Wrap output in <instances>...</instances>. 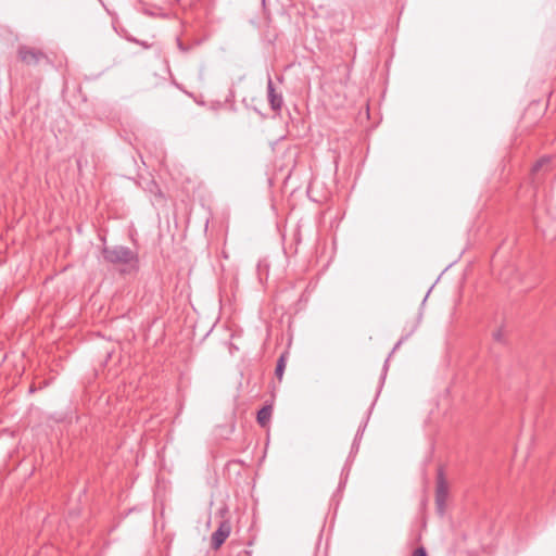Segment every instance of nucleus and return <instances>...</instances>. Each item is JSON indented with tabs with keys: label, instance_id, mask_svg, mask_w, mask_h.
Instances as JSON below:
<instances>
[{
	"label": "nucleus",
	"instance_id": "nucleus-11",
	"mask_svg": "<svg viewBox=\"0 0 556 556\" xmlns=\"http://www.w3.org/2000/svg\"><path fill=\"white\" fill-rule=\"evenodd\" d=\"M412 556H427V552H426L425 547L421 546V547L416 548L413 552Z\"/></svg>",
	"mask_w": 556,
	"mask_h": 556
},
{
	"label": "nucleus",
	"instance_id": "nucleus-10",
	"mask_svg": "<svg viewBox=\"0 0 556 556\" xmlns=\"http://www.w3.org/2000/svg\"><path fill=\"white\" fill-rule=\"evenodd\" d=\"M548 159H541L540 161H538L533 167H532V172L533 173H538L541 168H543L545 165L548 164Z\"/></svg>",
	"mask_w": 556,
	"mask_h": 556
},
{
	"label": "nucleus",
	"instance_id": "nucleus-6",
	"mask_svg": "<svg viewBox=\"0 0 556 556\" xmlns=\"http://www.w3.org/2000/svg\"><path fill=\"white\" fill-rule=\"evenodd\" d=\"M288 356H289V352L286 351V352H283L280 355V357L277 361V365H276V369H275V375H276V377L278 378L279 381H281V379L283 377V372H285V369H286Z\"/></svg>",
	"mask_w": 556,
	"mask_h": 556
},
{
	"label": "nucleus",
	"instance_id": "nucleus-5",
	"mask_svg": "<svg viewBox=\"0 0 556 556\" xmlns=\"http://www.w3.org/2000/svg\"><path fill=\"white\" fill-rule=\"evenodd\" d=\"M267 99L273 111L279 112L283 105V98L280 92H277L273 79L268 77L267 80Z\"/></svg>",
	"mask_w": 556,
	"mask_h": 556
},
{
	"label": "nucleus",
	"instance_id": "nucleus-3",
	"mask_svg": "<svg viewBox=\"0 0 556 556\" xmlns=\"http://www.w3.org/2000/svg\"><path fill=\"white\" fill-rule=\"evenodd\" d=\"M448 496V485L442 469L438 470L435 486V505L438 511L442 515L445 510V504Z\"/></svg>",
	"mask_w": 556,
	"mask_h": 556
},
{
	"label": "nucleus",
	"instance_id": "nucleus-7",
	"mask_svg": "<svg viewBox=\"0 0 556 556\" xmlns=\"http://www.w3.org/2000/svg\"><path fill=\"white\" fill-rule=\"evenodd\" d=\"M271 417V407L270 406H264L257 412V422L262 427H266L270 420Z\"/></svg>",
	"mask_w": 556,
	"mask_h": 556
},
{
	"label": "nucleus",
	"instance_id": "nucleus-8",
	"mask_svg": "<svg viewBox=\"0 0 556 556\" xmlns=\"http://www.w3.org/2000/svg\"><path fill=\"white\" fill-rule=\"evenodd\" d=\"M492 338L494 341H496L498 343H502V344L506 343L507 331H506L504 323L492 332Z\"/></svg>",
	"mask_w": 556,
	"mask_h": 556
},
{
	"label": "nucleus",
	"instance_id": "nucleus-9",
	"mask_svg": "<svg viewBox=\"0 0 556 556\" xmlns=\"http://www.w3.org/2000/svg\"><path fill=\"white\" fill-rule=\"evenodd\" d=\"M257 274L260 277L269 275V265L266 261H261L257 265Z\"/></svg>",
	"mask_w": 556,
	"mask_h": 556
},
{
	"label": "nucleus",
	"instance_id": "nucleus-2",
	"mask_svg": "<svg viewBox=\"0 0 556 556\" xmlns=\"http://www.w3.org/2000/svg\"><path fill=\"white\" fill-rule=\"evenodd\" d=\"M17 53L20 60L28 66L38 65L42 62L50 63L46 53L34 47L21 46Z\"/></svg>",
	"mask_w": 556,
	"mask_h": 556
},
{
	"label": "nucleus",
	"instance_id": "nucleus-1",
	"mask_svg": "<svg viewBox=\"0 0 556 556\" xmlns=\"http://www.w3.org/2000/svg\"><path fill=\"white\" fill-rule=\"evenodd\" d=\"M103 258L114 265L123 275H135L140 267L138 253L128 247H104Z\"/></svg>",
	"mask_w": 556,
	"mask_h": 556
},
{
	"label": "nucleus",
	"instance_id": "nucleus-4",
	"mask_svg": "<svg viewBox=\"0 0 556 556\" xmlns=\"http://www.w3.org/2000/svg\"><path fill=\"white\" fill-rule=\"evenodd\" d=\"M231 531V527L228 521L220 522L216 531L213 532L211 538V546L213 549H218L227 540Z\"/></svg>",
	"mask_w": 556,
	"mask_h": 556
}]
</instances>
